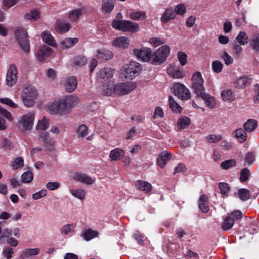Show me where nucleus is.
I'll list each match as a JSON object with an SVG mask.
<instances>
[{
	"instance_id": "f257e3e1",
	"label": "nucleus",
	"mask_w": 259,
	"mask_h": 259,
	"mask_svg": "<svg viewBox=\"0 0 259 259\" xmlns=\"http://www.w3.org/2000/svg\"><path fill=\"white\" fill-rule=\"evenodd\" d=\"M111 25L113 28L117 30L131 32H137L139 28L138 23L130 20H114L112 22Z\"/></svg>"
},
{
	"instance_id": "f03ea898",
	"label": "nucleus",
	"mask_w": 259,
	"mask_h": 259,
	"mask_svg": "<svg viewBox=\"0 0 259 259\" xmlns=\"http://www.w3.org/2000/svg\"><path fill=\"white\" fill-rule=\"evenodd\" d=\"M37 92L35 88L32 85L25 87L22 91V99L25 106H32L35 102L37 97Z\"/></svg>"
},
{
	"instance_id": "7ed1b4c3",
	"label": "nucleus",
	"mask_w": 259,
	"mask_h": 259,
	"mask_svg": "<svg viewBox=\"0 0 259 259\" xmlns=\"http://www.w3.org/2000/svg\"><path fill=\"white\" fill-rule=\"evenodd\" d=\"M170 53V48L167 45H164L153 52L151 60V64L158 65L163 63L166 59Z\"/></svg>"
},
{
	"instance_id": "20e7f679",
	"label": "nucleus",
	"mask_w": 259,
	"mask_h": 259,
	"mask_svg": "<svg viewBox=\"0 0 259 259\" xmlns=\"http://www.w3.org/2000/svg\"><path fill=\"white\" fill-rule=\"evenodd\" d=\"M16 39L22 50L26 53L30 51V44L27 31L22 27L15 30Z\"/></svg>"
},
{
	"instance_id": "39448f33",
	"label": "nucleus",
	"mask_w": 259,
	"mask_h": 259,
	"mask_svg": "<svg viewBox=\"0 0 259 259\" xmlns=\"http://www.w3.org/2000/svg\"><path fill=\"white\" fill-rule=\"evenodd\" d=\"M242 217L243 214L241 211L236 210L232 211L224 218L221 224V228L225 231L231 229L235 222L241 219Z\"/></svg>"
},
{
	"instance_id": "423d86ee",
	"label": "nucleus",
	"mask_w": 259,
	"mask_h": 259,
	"mask_svg": "<svg viewBox=\"0 0 259 259\" xmlns=\"http://www.w3.org/2000/svg\"><path fill=\"white\" fill-rule=\"evenodd\" d=\"M35 118L34 113L29 112L21 117L18 123V126L22 132H29L32 129Z\"/></svg>"
},
{
	"instance_id": "0eeeda50",
	"label": "nucleus",
	"mask_w": 259,
	"mask_h": 259,
	"mask_svg": "<svg viewBox=\"0 0 259 259\" xmlns=\"http://www.w3.org/2000/svg\"><path fill=\"white\" fill-rule=\"evenodd\" d=\"M137 84L133 81L119 83L114 87L113 93L118 95H126L134 90Z\"/></svg>"
},
{
	"instance_id": "6e6552de",
	"label": "nucleus",
	"mask_w": 259,
	"mask_h": 259,
	"mask_svg": "<svg viewBox=\"0 0 259 259\" xmlns=\"http://www.w3.org/2000/svg\"><path fill=\"white\" fill-rule=\"evenodd\" d=\"M141 70V65L139 63L133 61L124 71V75L126 79H133L139 74Z\"/></svg>"
},
{
	"instance_id": "1a4fd4ad",
	"label": "nucleus",
	"mask_w": 259,
	"mask_h": 259,
	"mask_svg": "<svg viewBox=\"0 0 259 259\" xmlns=\"http://www.w3.org/2000/svg\"><path fill=\"white\" fill-rule=\"evenodd\" d=\"M173 89L175 95L182 100H187L191 97L189 90L183 84L175 83Z\"/></svg>"
},
{
	"instance_id": "9d476101",
	"label": "nucleus",
	"mask_w": 259,
	"mask_h": 259,
	"mask_svg": "<svg viewBox=\"0 0 259 259\" xmlns=\"http://www.w3.org/2000/svg\"><path fill=\"white\" fill-rule=\"evenodd\" d=\"M134 54L143 62L151 63L152 51L150 48H143L141 49H135L133 50Z\"/></svg>"
},
{
	"instance_id": "9b49d317",
	"label": "nucleus",
	"mask_w": 259,
	"mask_h": 259,
	"mask_svg": "<svg viewBox=\"0 0 259 259\" xmlns=\"http://www.w3.org/2000/svg\"><path fill=\"white\" fill-rule=\"evenodd\" d=\"M18 70L14 64H11L8 69L6 75V84L9 87L14 86L18 79Z\"/></svg>"
},
{
	"instance_id": "f8f14e48",
	"label": "nucleus",
	"mask_w": 259,
	"mask_h": 259,
	"mask_svg": "<svg viewBox=\"0 0 259 259\" xmlns=\"http://www.w3.org/2000/svg\"><path fill=\"white\" fill-rule=\"evenodd\" d=\"M49 110L52 114H63L69 111L63 100L53 103L49 106Z\"/></svg>"
},
{
	"instance_id": "ddd939ff",
	"label": "nucleus",
	"mask_w": 259,
	"mask_h": 259,
	"mask_svg": "<svg viewBox=\"0 0 259 259\" xmlns=\"http://www.w3.org/2000/svg\"><path fill=\"white\" fill-rule=\"evenodd\" d=\"M171 153L168 151H163L160 153L157 158V163L161 168H163L166 163L171 158Z\"/></svg>"
},
{
	"instance_id": "4468645a",
	"label": "nucleus",
	"mask_w": 259,
	"mask_h": 259,
	"mask_svg": "<svg viewBox=\"0 0 259 259\" xmlns=\"http://www.w3.org/2000/svg\"><path fill=\"white\" fill-rule=\"evenodd\" d=\"M114 74V70L110 68H104L101 69L99 72L97 73L98 80H107L111 78Z\"/></svg>"
},
{
	"instance_id": "2eb2a0df",
	"label": "nucleus",
	"mask_w": 259,
	"mask_h": 259,
	"mask_svg": "<svg viewBox=\"0 0 259 259\" xmlns=\"http://www.w3.org/2000/svg\"><path fill=\"white\" fill-rule=\"evenodd\" d=\"M6 222L5 221L0 222V244H3L5 242L6 238H8L12 235V230L9 228H4Z\"/></svg>"
},
{
	"instance_id": "dca6fc26",
	"label": "nucleus",
	"mask_w": 259,
	"mask_h": 259,
	"mask_svg": "<svg viewBox=\"0 0 259 259\" xmlns=\"http://www.w3.org/2000/svg\"><path fill=\"white\" fill-rule=\"evenodd\" d=\"M72 178L75 181L88 185L93 184L95 182V181L91 177L84 174L75 173L73 175Z\"/></svg>"
},
{
	"instance_id": "f3484780",
	"label": "nucleus",
	"mask_w": 259,
	"mask_h": 259,
	"mask_svg": "<svg viewBox=\"0 0 259 259\" xmlns=\"http://www.w3.org/2000/svg\"><path fill=\"white\" fill-rule=\"evenodd\" d=\"M77 85L76 78L75 76H71L66 79L64 87L67 92L71 93L76 89Z\"/></svg>"
},
{
	"instance_id": "a211bd4d",
	"label": "nucleus",
	"mask_w": 259,
	"mask_h": 259,
	"mask_svg": "<svg viewBox=\"0 0 259 259\" xmlns=\"http://www.w3.org/2000/svg\"><path fill=\"white\" fill-rule=\"evenodd\" d=\"M167 74L175 78H182L184 75L180 69L173 65H170L167 68Z\"/></svg>"
},
{
	"instance_id": "6ab92c4d",
	"label": "nucleus",
	"mask_w": 259,
	"mask_h": 259,
	"mask_svg": "<svg viewBox=\"0 0 259 259\" xmlns=\"http://www.w3.org/2000/svg\"><path fill=\"white\" fill-rule=\"evenodd\" d=\"M52 49L49 47L44 45L38 51L37 54L38 60L41 62L45 61L51 54Z\"/></svg>"
},
{
	"instance_id": "aec40b11",
	"label": "nucleus",
	"mask_w": 259,
	"mask_h": 259,
	"mask_svg": "<svg viewBox=\"0 0 259 259\" xmlns=\"http://www.w3.org/2000/svg\"><path fill=\"white\" fill-rule=\"evenodd\" d=\"M198 98H201L204 101L206 105L210 109L215 107L216 102L214 98L210 95L204 92L200 95Z\"/></svg>"
},
{
	"instance_id": "412c9836",
	"label": "nucleus",
	"mask_w": 259,
	"mask_h": 259,
	"mask_svg": "<svg viewBox=\"0 0 259 259\" xmlns=\"http://www.w3.org/2000/svg\"><path fill=\"white\" fill-rule=\"evenodd\" d=\"M39 251L38 248H26L21 251L20 256L21 259H28L31 256L37 255Z\"/></svg>"
},
{
	"instance_id": "4be33fe9",
	"label": "nucleus",
	"mask_w": 259,
	"mask_h": 259,
	"mask_svg": "<svg viewBox=\"0 0 259 259\" xmlns=\"http://www.w3.org/2000/svg\"><path fill=\"white\" fill-rule=\"evenodd\" d=\"M176 18V13L171 8L165 9L161 17V21L166 23L171 20L175 19Z\"/></svg>"
},
{
	"instance_id": "5701e85b",
	"label": "nucleus",
	"mask_w": 259,
	"mask_h": 259,
	"mask_svg": "<svg viewBox=\"0 0 259 259\" xmlns=\"http://www.w3.org/2000/svg\"><path fill=\"white\" fill-rule=\"evenodd\" d=\"M113 45L119 48L126 49L129 45V41L127 37L120 36L117 37L112 42Z\"/></svg>"
},
{
	"instance_id": "b1692460",
	"label": "nucleus",
	"mask_w": 259,
	"mask_h": 259,
	"mask_svg": "<svg viewBox=\"0 0 259 259\" xmlns=\"http://www.w3.org/2000/svg\"><path fill=\"white\" fill-rule=\"evenodd\" d=\"M251 82V78L247 76H242L238 78L235 82V86L237 88H245Z\"/></svg>"
},
{
	"instance_id": "393cba45",
	"label": "nucleus",
	"mask_w": 259,
	"mask_h": 259,
	"mask_svg": "<svg viewBox=\"0 0 259 259\" xmlns=\"http://www.w3.org/2000/svg\"><path fill=\"white\" fill-rule=\"evenodd\" d=\"M96 56L99 59L108 60L112 59L113 57L111 51L105 49L98 50Z\"/></svg>"
},
{
	"instance_id": "a878e982",
	"label": "nucleus",
	"mask_w": 259,
	"mask_h": 259,
	"mask_svg": "<svg viewBox=\"0 0 259 259\" xmlns=\"http://www.w3.org/2000/svg\"><path fill=\"white\" fill-rule=\"evenodd\" d=\"M78 41L77 38L67 37L60 41V45L62 49H65L71 48L75 45Z\"/></svg>"
},
{
	"instance_id": "bb28decb",
	"label": "nucleus",
	"mask_w": 259,
	"mask_h": 259,
	"mask_svg": "<svg viewBox=\"0 0 259 259\" xmlns=\"http://www.w3.org/2000/svg\"><path fill=\"white\" fill-rule=\"evenodd\" d=\"M63 100L69 111H70L79 101L78 98L73 95H69L66 97Z\"/></svg>"
},
{
	"instance_id": "cd10ccee",
	"label": "nucleus",
	"mask_w": 259,
	"mask_h": 259,
	"mask_svg": "<svg viewBox=\"0 0 259 259\" xmlns=\"http://www.w3.org/2000/svg\"><path fill=\"white\" fill-rule=\"evenodd\" d=\"M114 7V0H103L102 9L103 12L109 14L111 12Z\"/></svg>"
},
{
	"instance_id": "c85d7f7f",
	"label": "nucleus",
	"mask_w": 259,
	"mask_h": 259,
	"mask_svg": "<svg viewBox=\"0 0 259 259\" xmlns=\"http://www.w3.org/2000/svg\"><path fill=\"white\" fill-rule=\"evenodd\" d=\"M124 155V151L120 148H115L112 150L110 153V158L112 160H120Z\"/></svg>"
},
{
	"instance_id": "c756f323",
	"label": "nucleus",
	"mask_w": 259,
	"mask_h": 259,
	"mask_svg": "<svg viewBox=\"0 0 259 259\" xmlns=\"http://www.w3.org/2000/svg\"><path fill=\"white\" fill-rule=\"evenodd\" d=\"M246 131L242 128H239L233 132V134H235V137L237 140L241 143L244 142L247 137Z\"/></svg>"
},
{
	"instance_id": "7c9ffc66",
	"label": "nucleus",
	"mask_w": 259,
	"mask_h": 259,
	"mask_svg": "<svg viewBox=\"0 0 259 259\" xmlns=\"http://www.w3.org/2000/svg\"><path fill=\"white\" fill-rule=\"evenodd\" d=\"M136 186L139 190L144 191L146 193L149 192L152 189L151 184L144 181H137L136 182Z\"/></svg>"
},
{
	"instance_id": "2f4dec72",
	"label": "nucleus",
	"mask_w": 259,
	"mask_h": 259,
	"mask_svg": "<svg viewBox=\"0 0 259 259\" xmlns=\"http://www.w3.org/2000/svg\"><path fill=\"white\" fill-rule=\"evenodd\" d=\"M83 13L82 9H77L70 11L68 14V18L71 22H75L78 20L80 16Z\"/></svg>"
},
{
	"instance_id": "473e14b6",
	"label": "nucleus",
	"mask_w": 259,
	"mask_h": 259,
	"mask_svg": "<svg viewBox=\"0 0 259 259\" xmlns=\"http://www.w3.org/2000/svg\"><path fill=\"white\" fill-rule=\"evenodd\" d=\"M41 36L43 40L46 44L53 47L56 46L57 44L51 33L44 31L42 33Z\"/></svg>"
},
{
	"instance_id": "72a5a7b5",
	"label": "nucleus",
	"mask_w": 259,
	"mask_h": 259,
	"mask_svg": "<svg viewBox=\"0 0 259 259\" xmlns=\"http://www.w3.org/2000/svg\"><path fill=\"white\" fill-rule=\"evenodd\" d=\"M192 89L194 92L197 95V97L204 93V87L203 86V81L201 82H192Z\"/></svg>"
},
{
	"instance_id": "f704fd0d",
	"label": "nucleus",
	"mask_w": 259,
	"mask_h": 259,
	"mask_svg": "<svg viewBox=\"0 0 259 259\" xmlns=\"http://www.w3.org/2000/svg\"><path fill=\"white\" fill-rule=\"evenodd\" d=\"M257 126V122L253 119H249L243 124V128L247 132H251Z\"/></svg>"
},
{
	"instance_id": "c9c22d12",
	"label": "nucleus",
	"mask_w": 259,
	"mask_h": 259,
	"mask_svg": "<svg viewBox=\"0 0 259 259\" xmlns=\"http://www.w3.org/2000/svg\"><path fill=\"white\" fill-rule=\"evenodd\" d=\"M168 101L169 107L174 112L179 113L182 112V108L175 101L172 96H169Z\"/></svg>"
},
{
	"instance_id": "e433bc0d",
	"label": "nucleus",
	"mask_w": 259,
	"mask_h": 259,
	"mask_svg": "<svg viewBox=\"0 0 259 259\" xmlns=\"http://www.w3.org/2000/svg\"><path fill=\"white\" fill-rule=\"evenodd\" d=\"M39 136L47 146L53 145L54 142L48 132H41L39 134Z\"/></svg>"
},
{
	"instance_id": "4c0bfd02",
	"label": "nucleus",
	"mask_w": 259,
	"mask_h": 259,
	"mask_svg": "<svg viewBox=\"0 0 259 259\" xmlns=\"http://www.w3.org/2000/svg\"><path fill=\"white\" fill-rule=\"evenodd\" d=\"M221 97L223 101L231 102L235 99V95L231 90H226L222 91Z\"/></svg>"
},
{
	"instance_id": "58836bf2",
	"label": "nucleus",
	"mask_w": 259,
	"mask_h": 259,
	"mask_svg": "<svg viewBox=\"0 0 259 259\" xmlns=\"http://www.w3.org/2000/svg\"><path fill=\"white\" fill-rule=\"evenodd\" d=\"M98 235V232L92 229H88L82 234L81 236L86 241H89Z\"/></svg>"
},
{
	"instance_id": "ea45409f",
	"label": "nucleus",
	"mask_w": 259,
	"mask_h": 259,
	"mask_svg": "<svg viewBox=\"0 0 259 259\" xmlns=\"http://www.w3.org/2000/svg\"><path fill=\"white\" fill-rule=\"evenodd\" d=\"M236 40L240 45H245L248 43V37L244 31H240L236 37Z\"/></svg>"
},
{
	"instance_id": "a19ab883",
	"label": "nucleus",
	"mask_w": 259,
	"mask_h": 259,
	"mask_svg": "<svg viewBox=\"0 0 259 259\" xmlns=\"http://www.w3.org/2000/svg\"><path fill=\"white\" fill-rule=\"evenodd\" d=\"M114 85L113 81H109L103 87V94L106 96H109L113 92Z\"/></svg>"
},
{
	"instance_id": "79ce46f5",
	"label": "nucleus",
	"mask_w": 259,
	"mask_h": 259,
	"mask_svg": "<svg viewBox=\"0 0 259 259\" xmlns=\"http://www.w3.org/2000/svg\"><path fill=\"white\" fill-rule=\"evenodd\" d=\"M191 123L189 118L184 117L179 119L177 122V126L179 130L184 129L188 127Z\"/></svg>"
},
{
	"instance_id": "37998d69",
	"label": "nucleus",
	"mask_w": 259,
	"mask_h": 259,
	"mask_svg": "<svg viewBox=\"0 0 259 259\" xmlns=\"http://www.w3.org/2000/svg\"><path fill=\"white\" fill-rule=\"evenodd\" d=\"M70 24L69 23H57L56 29L59 33H65L70 28Z\"/></svg>"
},
{
	"instance_id": "c03bdc74",
	"label": "nucleus",
	"mask_w": 259,
	"mask_h": 259,
	"mask_svg": "<svg viewBox=\"0 0 259 259\" xmlns=\"http://www.w3.org/2000/svg\"><path fill=\"white\" fill-rule=\"evenodd\" d=\"M249 45L253 50L259 53V33L252 36L250 41Z\"/></svg>"
},
{
	"instance_id": "a18cd8bd",
	"label": "nucleus",
	"mask_w": 259,
	"mask_h": 259,
	"mask_svg": "<svg viewBox=\"0 0 259 259\" xmlns=\"http://www.w3.org/2000/svg\"><path fill=\"white\" fill-rule=\"evenodd\" d=\"M75 225L74 224H66L64 225L60 230V233L62 236L69 234L74 231Z\"/></svg>"
},
{
	"instance_id": "49530a36",
	"label": "nucleus",
	"mask_w": 259,
	"mask_h": 259,
	"mask_svg": "<svg viewBox=\"0 0 259 259\" xmlns=\"http://www.w3.org/2000/svg\"><path fill=\"white\" fill-rule=\"evenodd\" d=\"M238 197L243 201L247 200L250 198L249 191L246 189H240L238 191Z\"/></svg>"
},
{
	"instance_id": "de8ad7c7",
	"label": "nucleus",
	"mask_w": 259,
	"mask_h": 259,
	"mask_svg": "<svg viewBox=\"0 0 259 259\" xmlns=\"http://www.w3.org/2000/svg\"><path fill=\"white\" fill-rule=\"evenodd\" d=\"M49 126V120L46 117H44L41 120H39L38 121L36 125V128L37 130L45 131Z\"/></svg>"
},
{
	"instance_id": "09e8293b",
	"label": "nucleus",
	"mask_w": 259,
	"mask_h": 259,
	"mask_svg": "<svg viewBox=\"0 0 259 259\" xmlns=\"http://www.w3.org/2000/svg\"><path fill=\"white\" fill-rule=\"evenodd\" d=\"M131 19L138 21L140 19H144L146 18V14L144 12L136 11L131 13L129 16Z\"/></svg>"
},
{
	"instance_id": "8fccbe9b",
	"label": "nucleus",
	"mask_w": 259,
	"mask_h": 259,
	"mask_svg": "<svg viewBox=\"0 0 259 259\" xmlns=\"http://www.w3.org/2000/svg\"><path fill=\"white\" fill-rule=\"evenodd\" d=\"M70 192L74 197L80 200H83L85 198V192L83 189L72 190Z\"/></svg>"
},
{
	"instance_id": "3c124183",
	"label": "nucleus",
	"mask_w": 259,
	"mask_h": 259,
	"mask_svg": "<svg viewBox=\"0 0 259 259\" xmlns=\"http://www.w3.org/2000/svg\"><path fill=\"white\" fill-rule=\"evenodd\" d=\"M76 133L79 138H83L88 134V127L85 124H81L78 126Z\"/></svg>"
},
{
	"instance_id": "603ef678",
	"label": "nucleus",
	"mask_w": 259,
	"mask_h": 259,
	"mask_svg": "<svg viewBox=\"0 0 259 259\" xmlns=\"http://www.w3.org/2000/svg\"><path fill=\"white\" fill-rule=\"evenodd\" d=\"M236 162L235 159L227 160L223 161L221 164V167L223 169H228L236 165Z\"/></svg>"
},
{
	"instance_id": "864d4df0",
	"label": "nucleus",
	"mask_w": 259,
	"mask_h": 259,
	"mask_svg": "<svg viewBox=\"0 0 259 259\" xmlns=\"http://www.w3.org/2000/svg\"><path fill=\"white\" fill-rule=\"evenodd\" d=\"M207 142L209 143H216L222 139V136L221 135L210 134L206 137Z\"/></svg>"
},
{
	"instance_id": "5fc2aeb1",
	"label": "nucleus",
	"mask_w": 259,
	"mask_h": 259,
	"mask_svg": "<svg viewBox=\"0 0 259 259\" xmlns=\"http://www.w3.org/2000/svg\"><path fill=\"white\" fill-rule=\"evenodd\" d=\"M33 180V174L32 172L28 171L24 172L21 176V181L23 183H28Z\"/></svg>"
},
{
	"instance_id": "6e6d98bb",
	"label": "nucleus",
	"mask_w": 259,
	"mask_h": 259,
	"mask_svg": "<svg viewBox=\"0 0 259 259\" xmlns=\"http://www.w3.org/2000/svg\"><path fill=\"white\" fill-rule=\"evenodd\" d=\"M177 57L181 65L184 66L187 63V55L185 52H179Z\"/></svg>"
},
{
	"instance_id": "4d7b16f0",
	"label": "nucleus",
	"mask_w": 259,
	"mask_h": 259,
	"mask_svg": "<svg viewBox=\"0 0 259 259\" xmlns=\"http://www.w3.org/2000/svg\"><path fill=\"white\" fill-rule=\"evenodd\" d=\"M250 171L247 168H243L240 171V180L241 182L246 181L249 177Z\"/></svg>"
},
{
	"instance_id": "13d9d810",
	"label": "nucleus",
	"mask_w": 259,
	"mask_h": 259,
	"mask_svg": "<svg viewBox=\"0 0 259 259\" xmlns=\"http://www.w3.org/2000/svg\"><path fill=\"white\" fill-rule=\"evenodd\" d=\"M24 165V160L22 157H19L14 159L12 167L14 169H17Z\"/></svg>"
},
{
	"instance_id": "bf43d9fd",
	"label": "nucleus",
	"mask_w": 259,
	"mask_h": 259,
	"mask_svg": "<svg viewBox=\"0 0 259 259\" xmlns=\"http://www.w3.org/2000/svg\"><path fill=\"white\" fill-rule=\"evenodd\" d=\"M212 68L215 73H220L223 69V64L220 61H214L212 63Z\"/></svg>"
},
{
	"instance_id": "052dcab7",
	"label": "nucleus",
	"mask_w": 259,
	"mask_h": 259,
	"mask_svg": "<svg viewBox=\"0 0 259 259\" xmlns=\"http://www.w3.org/2000/svg\"><path fill=\"white\" fill-rule=\"evenodd\" d=\"M174 11L175 13H176V16L177 14L183 15L186 12V8L183 4H179L176 6Z\"/></svg>"
},
{
	"instance_id": "680f3d73",
	"label": "nucleus",
	"mask_w": 259,
	"mask_h": 259,
	"mask_svg": "<svg viewBox=\"0 0 259 259\" xmlns=\"http://www.w3.org/2000/svg\"><path fill=\"white\" fill-rule=\"evenodd\" d=\"M25 17L27 20H29L30 19L37 20L39 18V13L37 10H33L30 11L29 13L27 14Z\"/></svg>"
},
{
	"instance_id": "e2e57ef3",
	"label": "nucleus",
	"mask_w": 259,
	"mask_h": 259,
	"mask_svg": "<svg viewBox=\"0 0 259 259\" xmlns=\"http://www.w3.org/2000/svg\"><path fill=\"white\" fill-rule=\"evenodd\" d=\"M14 252V249L10 247H6L3 250V254L7 259L12 258Z\"/></svg>"
},
{
	"instance_id": "0e129e2a",
	"label": "nucleus",
	"mask_w": 259,
	"mask_h": 259,
	"mask_svg": "<svg viewBox=\"0 0 259 259\" xmlns=\"http://www.w3.org/2000/svg\"><path fill=\"white\" fill-rule=\"evenodd\" d=\"M0 102L1 103L7 105L13 108H16L18 107V105L16 104L13 102L11 99L8 98H0Z\"/></svg>"
},
{
	"instance_id": "69168bd1",
	"label": "nucleus",
	"mask_w": 259,
	"mask_h": 259,
	"mask_svg": "<svg viewBox=\"0 0 259 259\" xmlns=\"http://www.w3.org/2000/svg\"><path fill=\"white\" fill-rule=\"evenodd\" d=\"M2 147L5 149H10L12 147V143L10 139L6 137H3L1 142Z\"/></svg>"
},
{
	"instance_id": "338daca9",
	"label": "nucleus",
	"mask_w": 259,
	"mask_h": 259,
	"mask_svg": "<svg viewBox=\"0 0 259 259\" xmlns=\"http://www.w3.org/2000/svg\"><path fill=\"white\" fill-rule=\"evenodd\" d=\"M219 188L221 190V193L223 195H226L230 191L229 185L226 183H220Z\"/></svg>"
},
{
	"instance_id": "774afa93",
	"label": "nucleus",
	"mask_w": 259,
	"mask_h": 259,
	"mask_svg": "<svg viewBox=\"0 0 259 259\" xmlns=\"http://www.w3.org/2000/svg\"><path fill=\"white\" fill-rule=\"evenodd\" d=\"M47 194V191L45 189H42L39 192H37L32 195V198L34 200H38L42 197H45Z\"/></svg>"
}]
</instances>
